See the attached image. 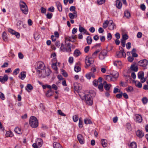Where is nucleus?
I'll list each match as a JSON object with an SVG mask.
<instances>
[{
	"label": "nucleus",
	"mask_w": 148,
	"mask_h": 148,
	"mask_svg": "<svg viewBox=\"0 0 148 148\" xmlns=\"http://www.w3.org/2000/svg\"><path fill=\"white\" fill-rule=\"evenodd\" d=\"M77 137L79 143L81 144H84V139L82 135L81 134H78Z\"/></svg>",
	"instance_id": "obj_10"
},
{
	"label": "nucleus",
	"mask_w": 148,
	"mask_h": 148,
	"mask_svg": "<svg viewBox=\"0 0 148 148\" xmlns=\"http://www.w3.org/2000/svg\"><path fill=\"white\" fill-rule=\"evenodd\" d=\"M52 68L55 71H57L58 69L57 67L56 66V63H53L51 65Z\"/></svg>",
	"instance_id": "obj_47"
},
{
	"label": "nucleus",
	"mask_w": 148,
	"mask_h": 148,
	"mask_svg": "<svg viewBox=\"0 0 148 148\" xmlns=\"http://www.w3.org/2000/svg\"><path fill=\"white\" fill-rule=\"evenodd\" d=\"M91 94L89 93L84 96L85 99L86 103L89 105H91L93 103L92 99Z\"/></svg>",
	"instance_id": "obj_4"
},
{
	"label": "nucleus",
	"mask_w": 148,
	"mask_h": 148,
	"mask_svg": "<svg viewBox=\"0 0 148 148\" xmlns=\"http://www.w3.org/2000/svg\"><path fill=\"white\" fill-rule=\"evenodd\" d=\"M86 30L84 28L81 26H79V30L81 33L83 32L84 33Z\"/></svg>",
	"instance_id": "obj_50"
},
{
	"label": "nucleus",
	"mask_w": 148,
	"mask_h": 148,
	"mask_svg": "<svg viewBox=\"0 0 148 148\" xmlns=\"http://www.w3.org/2000/svg\"><path fill=\"white\" fill-rule=\"evenodd\" d=\"M8 79V75L5 74L3 76H0V82L2 83H4L5 82L7 81Z\"/></svg>",
	"instance_id": "obj_11"
},
{
	"label": "nucleus",
	"mask_w": 148,
	"mask_h": 148,
	"mask_svg": "<svg viewBox=\"0 0 148 148\" xmlns=\"http://www.w3.org/2000/svg\"><path fill=\"white\" fill-rule=\"evenodd\" d=\"M121 45L123 47H124L125 46V40H124L123 39H121Z\"/></svg>",
	"instance_id": "obj_60"
},
{
	"label": "nucleus",
	"mask_w": 148,
	"mask_h": 148,
	"mask_svg": "<svg viewBox=\"0 0 148 148\" xmlns=\"http://www.w3.org/2000/svg\"><path fill=\"white\" fill-rule=\"evenodd\" d=\"M60 49L61 51H62L64 52L69 53L71 51V47H69L67 48L64 46V45L63 43L61 44V47H60Z\"/></svg>",
	"instance_id": "obj_8"
},
{
	"label": "nucleus",
	"mask_w": 148,
	"mask_h": 148,
	"mask_svg": "<svg viewBox=\"0 0 148 148\" xmlns=\"http://www.w3.org/2000/svg\"><path fill=\"white\" fill-rule=\"evenodd\" d=\"M29 124L33 128H36L38 126V123L36 118L34 116L30 117L29 120Z\"/></svg>",
	"instance_id": "obj_1"
},
{
	"label": "nucleus",
	"mask_w": 148,
	"mask_h": 148,
	"mask_svg": "<svg viewBox=\"0 0 148 148\" xmlns=\"http://www.w3.org/2000/svg\"><path fill=\"white\" fill-rule=\"evenodd\" d=\"M124 15L127 18H129L130 16V14L128 11H125L124 12Z\"/></svg>",
	"instance_id": "obj_44"
},
{
	"label": "nucleus",
	"mask_w": 148,
	"mask_h": 148,
	"mask_svg": "<svg viewBox=\"0 0 148 148\" xmlns=\"http://www.w3.org/2000/svg\"><path fill=\"white\" fill-rule=\"evenodd\" d=\"M136 121H138L139 123H140L142 121V119L141 116L137 114L136 116Z\"/></svg>",
	"instance_id": "obj_22"
},
{
	"label": "nucleus",
	"mask_w": 148,
	"mask_h": 148,
	"mask_svg": "<svg viewBox=\"0 0 148 148\" xmlns=\"http://www.w3.org/2000/svg\"><path fill=\"white\" fill-rule=\"evenodd\" d=\"M128 61L130 62H132L134 60V58L133 57L129 56L127 58Z\"/></svg>",
	"instance_id": "obj_54"
},
{
	"label": "nucleus",
	"mask_w": 148,
	"mask_h": 148,
	"mask_svg": "<svg viewBox=\"0 0 148 148\" xmlns=\"http://www.w3.org/2000/svg\"><path fill=\"white\" fill-rule=\"evenodd\" d=\"M120 86L125 87L127 86V82L121 81L120 83Z\"/></svg>",
	"instance_id": "obj_36"
},
{
	"label": "nucleus",
	"mask_w": 148,
	"mask_h": 148,
	"mask_svg": "<svg viewBox=\"0 0 148 148\" xmlns=\"http://www.w3.org/2000/svg\"><path fill=\"white\" fill-rule=\"evenodd\" d=\"M130 146L132 148H137V145L135 142H132L130 144Z\"/></svg>",
	"instance_id": "obj_43"
},
{
	"label": "nucleus",
	"mask_w": 148,
	"mask_h": 148,
	"mask_svg": "<svg viewBox=\"0 0 148 148\" xmlns=\"http://www.w3.org/2000/svg\"><path fill=\"white\" fill-rule=\"evenodd\" d=\"M138 64L140 66L143 67L144 69H147V66L148 64V61L146 59L141 60L138 62Z\"/></svg>",
	"instance_id": "obj_5"
},
{
	"label": "nucleus",
	"mask_w": 148,
	"mask_h": 148,
	"mask_svg": "<svg viewBox=\"0 0 148 148\" xmlns=\"http://www.w3.org/2000/svg\"><path fill=\"white\" fill-rule=\"evenodd\" d=\"M133 82L135 83L136 86L138 88H140L142 87V84L139 82L134 80Z\"/></svg>",
	"instance_id": "obj_20"
},
{
	"label": "nucleus",
	"mask_w": 148,
	"mask_h": 148,
	"mask_svg": "<svg viewBox=\"0 0 148 148\" xmlns=\"http://www.w3.org/2000/svg\"><path fill=\"white\" fill-rule=\"evenodd\" d=\"M40 10L42 13L45 14L46 12V9L44 7H42L40 8Z\"/></svg>",
	"instance_id": "obj_63"
},
{
	"label": "nucleus",
	"mask_w": 148,
	"mask_h": 148,
	"mask_svg": "<svg viewBox=\"0 0 148 148\" xmlns=\"http://www.w3.org/2000/svg\"><path fill=\"white\" fill-rule=\"evenodd\" d=\"M19 5L21 10L22 12L25 14H27L28 13V10L25 3L23 1H21L19 3Z\"/></svg>",
	"instance_id": "obj_3"
},
{
	"label": "nucleus",
	"mask_w": 148,
	"mask_h": 148,
	"mask_svg": "<svg viewBox=\"0 0 148 148\" xmlns=\"http://www.w3.org/2000/svg\"><path fill=\"white\" fill-rule=\"evenodd\" d=\"M50 72H51L50 70L49 69H48L46 71H45V76H49L50 75Z\"/></svg>",
	"instance_id": "obj_52"
},
{
	"label": "nucleus",
	"mask_w": 148,
	"mask_h": 148,
	"mask_svg": "<svg viewBox=\"0 0 148 148\" xmlns=\"http://www.w3.org/2000/svg\"><path fill=\"white\" fill-rule=\"evenodd\" d=\"M62 74L65 77H66L68 76V74L64 70H62Z\"/></svg>",
	"instance_id": "obj_58"
},
{
	"label": "nucleus",
	"mask_w": 148,
	"mask_h": 148,
	"mask_svg": "<svg viewBox=\"0 0 148 148\" xmlns=\"http://www.w3.org/2000/svg\"><path fill=\"white\" fill-rule=\"evenodd\" d=\"M93 62V60L92 58L86 56L85 59V62L86 66L85 67L87 68L90 65L91 63Z\"/></svg>",
	"instance_id": "obj_7"
},
{
	"label": "nucleus",
	"mask_w": 148,
	"mask_h": 148,
	"mask_svg": "<svg viewBox=\"0 0 148 148\" xmlns=\"http://www.w3.org/2000/svg\"><path fill=\"white\" fill-rule=\"evenodd\" d=\"M56 5L58 10L60 12L62 11V5L61 3L59 1L56 2Z\"/></svg>",
	"instance_id": "obj_17"
},
{
	"label": "nucleus",
	"mask_w": 148,
	"mask_h": 148,
	"mask_svg": "<svg viewBox=\"0 0 148 148\" xmlns=\"http://www.w3.org/2000/svg\"><path fill=\"white\" fill-rule=\"evenodd\" d=\"M136 136L139 138H142L144 136V134L141 131L138 130L136 132Z\"/></svg>",
	"instance_id": "obj_13"
},
{
	"label": "nucleus",
	"mask_w": 148,
	"mask_h": 148,
	"mask_svg": "<svg viewBox=\"0 0 148 148\" xmlns=\"http://www.w3.org/2000/svg\"><path fill=\"white\" fill-rule=\"evenodd\" d=\"M79 126L80 128H82L83 127V120L82 118L81 117L79 119Z\"/></svg>",
	"instance_id": "obj_28"
},
{
	"label": "nucleus",
	"mask_w": 148,
	"mask_h": 148,
	"mask_svg": "<svg viewBox=\"0 0 148 148\" xmlns=\"http://www.w3.org/2000/svg\"><path fill=\"white\" fill-rule=\"evenodd\" d=\"M26 76V73L25 72L23 71L21 72L18 77L22 80H23Z\"/></svg>",
	"instance_id": "obj_18"
},
{
	"label": "nucleus",
	"mask_w": 148,
	"mask_h": 148,
	"mask_svg": "<svg viewBox=\"0 0 148 148\" xmlns=\"http://www.w3.org/2000/svg\"><path fill=\"white\" fill-rule=\"evenodd\" d=\"M130 69L132 71L136 72L138 71V68L137 66H135L134 64H133L131 66Z\"/></svg>",
	"instance_id": "obj_21"
},
{
	"label": "nucleus",
	"mask_w": 148,
	"mask_h": 148,
	"mask_svg": "<svg viewBox=\"0 0 148 148\" xmlns=\"http://www.w3.org/2000/svg\"><path fill=\"white\" fill-rule=\"evenodd\" d=\"M58 113L60 115L65 116H66V114H64L62 112V111L60 110H58Z\"/></svg>",
	"instance_id": "obj_53"
},
{
	"label": "nucleus",
	"mask_w": 148,
	"mask_h": 148,
	"mask_svg": "<svg viewBox=\"0 0 148 148\" xmlns=\"http://www.w3.org/2000/svg\"><path fill=\"white\" fill-rule=\"evenodd\" d=\"M2 37L3 39L4 40H5L7 39V34L5 32H4L3 33V35H2Z\"/></svg>",
	"instance_id": "obj_49"
},
{
	"label": "nucleus",
	"mask_w": 148,
	"mask_h": 148,
	"mask_svg": "<svg viewBox=\"0 0 148 148\" xmlns=\"http://www.w3.org/2000/svg\"><path fill=\"white\" fill-rule=\"evenodd\" d=\"M19 68H17L14 71L13 73L14 74L17 75L19 73Z\"/></svg>",
	"instance_id": "obj_57"
},
{
	"label": "nucleus",
	"mask_w": 148,
	"mask_h": 148,
	"mask_svg": "<svg viewBox=\"0 0 148 148\" xmlns=\"http://www.w3.org/2000/svg\"><path fill=\"white\" fill-rule=\"evenodd\" d=\"M123 93L122 92H121V93L117 94L116 95V97L117 98L119 99H121L122 97Z\"/></svg>",
	"instance_id": "obj_61"
},
{
	"label": "nucleus",
	"mask_w": 148,
	"mask_h": 148,
	"mask_svg": "<svg viewBox=\"0 0 148 148\" xmlns=\"http://www.w3.org/2000/svg\"><path fill=\"white\" fill-rule=\"evenodd\" d=\"M87 42L88 45H90L91 44L92 40L90 36H88L86 38Z\"/></svg>",
	"instance_id": "obj_31"
},
{
	"label": "nucleus",
	"mask_w": 148,
	"mask_h": 148,
	"mask_svg": "<svg viewBox=\"0 0 148 148\" xmlns=\"http://www.w3.org/2000/svg\"><path fill=\"white\" fill-rule=\"evenodd\" d=\"M105 2V0H97V3L99 5H101Z\"/></svg>",
	"instance_id": "obj_56"
},
{
	"label": "nucleus",
	"mask_w": 148,
	"mask_h": 148,
	"mask_svg": "<svg viewBox=\"0 0 148 148\" xmlns=\"http://www.w3.org/2000/svg\"><path fill=\"white\" fill-rule=\"evenodd\" d=\"M101 141L102 146L103 147H107L108 144L107 143V141L106 140L102 139L101 140Z\"/></svg>",
	"instance_id": "obj_23"
},
{
	"label": "nucleus",
	"mask_w": 148,
	"mask_h": 148,
	"mask_svg": "<svg viewBox=\"0 0 148 148\" xmlns=\"http://www.w3.org/2000/svg\"><path fill=\"white\" fill-rule=\"evenodd\" d=\"M100 53L102 54V55H103L105 56L106 57L107 56L108 51L106 50L103 49L101 51Z\"/></svg>",
	"instance_id": "obj_39"
},
{
	"label": "nucleus",
	"mask_w": 148,
	"mask_h": 148,
	"mask_svg": "<svg viewBox=\"0 0 148 148\" xmlns=\"http://www.w3.org/2000/svg\"><path fill=\"white\" fill-rule=\"evenodd\" d=\"M110 84H106L104 86V88L106 90H109L110 88Z\"/></svg>",
	"instance_id": "obj_38"
},
{
	"label": "nucleus",
	"mask_w": 148,
	"mask_h": 148,
	"mask_svg": "<svg viewBox=\"0 0 148 148\" xmlns=\"http://www.w3.org/2000/svg\"><path fill=\"white\" fill-rule=\"evenodd\" d=\"M74 86L75 90L76 91H78L82 89V87L81 84L77 83H75L74 84Z\"/></svg>",
	"instance_id": "obj_12"
},
{
	"label": "nucleus",
	"mask_w": 148,
	"mask_h": 148,
	"mask_svg": "<svg viewBox=\"0 0 148 148\" xmlns=\"http://www.w3.org/2000/svg\"><path fill=\"white\" fill-rule=\"evenodd\" d=\"M107 39L108 40H110L112 38V36L111 33H109L107 34Z\"/></svg>",
	"instance_id": "obj_64"
},
{
	"label": "nucleus",
	"mask_w": 148,
	"mask_h": 148,
	"mask_svg": "<svg viewBox=\"0 0 148 148\" xmlns=\"http://www.w3.org/2000/svg\"><path fill=\"white\" fill-rule=\"evenodd\" d=\"M86 78L88 79H90L91 77H92L93 78H95V75L93 73L91 72H90L89 73L86 74Z\"/></svg>",
	"instance_id": "obj_15"
},
{
	"label": "nucleus",
	"mask_w": 148,
	"mask_h": 148,
	"mask_svg": "<svg viewBox=\"0 0 148 148\" xmlns=\"http://www.w3.org/2000/svg\"><path fill=\"white\" fill-rule=\"evenodd\" d=\"M144 73L142 71L139 72L138 74V78L140 79L142 77H143L144 76Z\"/></svg>",
	"instance_id": "obj_27"
},
{
	"label": "nucleus",
	"mask_w": 148,
	"mask_h": 148,
	"mask_svg": "<svg viewBox=\"0 0 148 148\" xmlns=\"http://www.w3.org/2000/svg\"><path fill=\"white\" fill-rule=\"evenodd\" d=\"M33 89V87L30 84H28L27 85L26 88V89L27 91H28L29 90H31Z\"/></svg>",
	"instance_id": "obj_34"
},
{
	"label": "nucleus",
	"mask_w": 148,
	"mask_h": 148,
	"mask_svg": "<svg viewBox=\"0 0 148 148\" xmlns=\"http://www.w3.org/2000/svg\"><path fill=\"white\" fill-rule=\"evenodd\" d=\"M53 146L54 148H62L61 145L59 143L56 142L53 143Z\"/></svg>",
	"instance_id": "obj_19"
},
{
	"label": "nucleus",
	"mask_w": 148,
	"mask_h": 148,
	"mask_svg": "<svg viewBox=\"0 0 148 148\" xmlns=\"http://www.w3.org/2000/svg\"><path fill=\"white\" fill-rule=\"evenodd\" d=\"M122 0H116V7L119 9H121L122 7V3L121 2Z\"/></svg>",
	"instance_id": "obj_14"
},
{
	"label": "nucleus",
	"mask_w": 148,
	"mask_h": 148,
	"mask_svg": "<svg viewBox=\"0 0 148 148\" xmlns=\"http://www.w3.org/2000/svg\"><path fill=\"white\" fill-rule=\"evenodd\" d=\"M39 107L42 112H44L45 110V107L42 103H40L39 105Z\"/></svg>",
	"instance_id": "obj_40"
},
{
	"label": "nucleus",
	"mask_w": 148,
	"mask_h": 148,
	"mask_svg": "<svg viewBox=\"0 0 148 148\" xmlns=\"http://www.w3.org/2000/svg\"><path fill=\"white\" fill-rule=\"evenodd\" d=\"M53 15V14L52 13H48L47 14V18L49 19H51Z\"/></svg>",
	"instance_id": "obj_51"
},
{
	"label": "nucleus",
	"mask_w": 148,
	"mask_h": 148,
	"mask_svg": "<svg viewBox=\"0 0 148 148\" xmlns=\"http://www.w3.org/2000/svg\"><path fill=\"white\" fill-rule=\"evenodd\" d=\"M73 119L74 122H76L78 120V117L77 115H75L73 116Z\"/></svg>",
	"instance_id": "obj_55"
},
{
	"label": "nucleus",
	"mask_w": 148,
	"mask_h": 148,
	"mask_svg": "<svg viewBox=\"0 0 148 148\" xmlns=\"http://www.w3.org/2000/svg\"><path fill=\"white\" fill-rule=\"evenodd\" d=\"M6 137H12L14 136L13 134L11 131H7L5 134Z\"/></svg>",
	"instance_id": "obj_25"
},
{
	"label": "nucleus",
	"mask_w": 148,
	"mask_h": 148,
	"mask_svg": "<svg viewBox=\"0 0 148 148\" xmlns=\"http://www.w3.org/2000/svg\"><path fill=\"white\" fill-rule=\"evenodd\" d=\"M109 21H105L103 24V27L104 29H106L107 27Z\"/></svg>",
	"instance_id": "obj_45"
},
{
	"label": "nucleus",
	"mask_w": 148,
	"mask_h": 148,
	"mask_svg": "<svg viewBox=\"0 0 148 148\" xmlns=\"http://www.w3.org/2000/svg\"><path fill=\"white\" fill-rule=\"evenodd\" d=\"M38 144L39 147H41L43 141L42 139L40 138H38L37 139Z\"/></svg>",
	"instance_id": "obj_29"
},
{
	"label": "nucleus",
	"mask_w": 148,
	"mask_h": 148,
	"mask_svg": "<svg viewBox=\"0 0 148 148\" xmlns=\"http://www.w3.org/2000/svg\"><path fill=\"white\" fill-rule=\"evenodd\" d=\"M45 67L43 63L41 61H39L37 63V66L36 67V72L38 74H40L42 70L44 71Z\"/></svg>",
	"instance_id": "obj_2"
},
{
	"label": "nucleus",
	"mask_w": 148,
	"mask_h": 148,
	"mask_svg": "<svg viewBox=\"0 0 148 148\" xmlns=\"http://www.w3.org/2000/svg\"><path fill=\"white\" fill-rule=\"evenodd\" d=\"M128 38V36L127 34H125L123 35L122 38V39L125 40H127Z\"/></svg>",
	"instance_id": "obj_62"
},
{
	"label": "nucleus",
	"mask_w": 148,
	"mask_h": 148,
	"mask_svg": "<svg viewBox=\"0 0 148 148\" xmlns=\"http://www.w3.org/2000/svg\"><path fill=\"white\" fill-rule=\"evenodd\" d=\"M81 54V53L79 50L76 49L75 50L74 53V55L75 56L77 57Z\"/></svg>",
	"instance_id": "obj_24"
},
{
	"label": "nucleus",
	"mask_w": 148,
	"mask_h": 148,
	"mask_svg": "<svg viewBox=\"0 0 148 148\" xmlns=\"http://www.w3.org/2000/svg\"><path fill=\"white\" fill-rule=\"evenodd\" d=\"M100 51L99 49H97L92 54V56L93 58L95 57L97 55L98 53Z\"/></svg>",
	"instance_id": "obj_42"
},
{
	"label": "nucleus",
	"mask_w": 148,
	"mask_h": 148,
	"mask_svg": "<svg viewBox=\"0 0 148 148\" xmlns=\"http://www.w3.org/2000/svg\"><path fill=\"white\" fill-rule=\"evenodd\" d=\"M142 101L143 103L144 104H146L148 102V100L146 97H143L142 99Z\"/></svg>",
	"instance_id": "obj_37"
},
{
	"label": "nucleus",
	"mask_w": 148,
	"mask_h": 148,
	"mask_svg": "<svg viewBox=\"0 0 148 148\" xmlns=\"http://www.w3.org/2000/svg\"><path fill=\"white\" fill-rule=\"evenodd\" d=\"M52 90H49L46 92V95L47 97H49L52 95Z\"/></svg>",
	"instance_id": "obj_33"
},
{
	"label": "nucleus",
	"mask_w": 148,
	"mask_h": 148,
	"mask_svg": "<svg viewBox=\"0 0 148 148\" xmlns=\"http://www.w3.org/2000/svg\"><path fill=\"white\" fill-rule=\"evenodd\" d=\"M69 16L70 18L71 19H74L75 18V15H74L73 14L71 13H69Z\"/></svg>",
	"instance_id": "obj_59"
},
{
	"label": "nucleus",
	"mask_w": 148,
	"mask_h": 148,
	"mask_svg": "<svg viewBox=\"0 0 148 148\" xmlns=\"http://www.w3.org/2000/svg\"><path fill=\"white\" fill-rule=\"evenodd\" d=\"M119 76V74L117 72H116L115 74L112 75V77L113 78V79L114 81L116 79L118 78Z\"/></svg>",
	"instance_id": "obj_46"
},
{
	"label": "nucleus",
	"mask_w": 148,
	"mask_h": 148,
	"mask_svg": "<svg viewBox=\"0 0 148 148\" xmlns=\"http://www.w3.org/2000/svg\"><path fill=\"white\" fill-rule=\"evenodd\" d=\"M106 80L109 81H114V80L113 79V78L110 75H107L106 77Z\"/></svg>",
	"instance_id": "obj_32"
},
{
	"label": "nucleus",
	"mask_w": 148,
	"mask_h": 148,
	"mask_svg": "<svg viewBox=\"0 0 148 148\" xmlns=\"http://www.w3.org/2000/svg\"><path fill=\"white\" fill-rule=\"evenodd\" d=\"M14 131L16 133L19 134H21L22 133L21 129L18 127L15 128Z\"/></svg>",
	"instance_id": "obj_30"
},
{
	"label": "nucleus",
	"mask_w": 148,
	"mask_h": 148,
	"mask_svg": "<svg viewBox=\"0 0 148 148\" xmlns=\"http://www.w3.org/2000/svg\"><path fill=\"white\" fill-rule=\"evenodd\" d=\"M108 29L109 30H113L116 28L115 24L113 23L112 20H110L108 22Z\"/></svg>",
	"instance_id": "obj_9"
},
{
	"label": "nucleus",
	"mask_w": 148,
	"mask_h": 148,
	"mask_svg": "<svg viewBox=\"0 0 148 148\" xmlns=\"http://www.w3.org/2000/svg\"><path fill=\"white\" fill-rule=\"evenodd\" d=\"M98 88L99 90L101 91H103V85L101 83L98 85Z\"/></svg>",
	"instance_id": "obj_48"
},
{
	"label": "nucleus",
	"mask_w": 148,
	"mask_h": 148,
	"mask_svg": "<svg viewBox=\"0 0 148 148\" xmlns=\"http://www.w3.org/2000/svg\"><path fill=\"white\" fill-rule=\"evenodd\" d=\"M84 123L86 124H90L92 123V122L90 119L86 118L84 119Z\"/></svg>",
	"instance_id": "obj_35"
},
{
	"label": "nucleus",
	"mask_w": 148,
	"mask_h": 148,
	"mask_svg": "<svg viewBox=\"0 0 148 148\" xmlns=\"http://www.w3.org/2000/svg\"><path fill=\"white\" fill-rule=\"evenodd\" d=\"M121 49L120 50V51H118L116 52V56L118 58H121L122 57H125L126 56V54L125 52L124 49L122 47H121Z\"/></svg>",
	"instance_id": "obj_6"
},
{
	"label": "nucleus",
	"mask_w": 148,
	"mask_h": 148,
	"mask_svg": "<svg viewBox=\"0 0 148 148\" xmlns=\"http://www.w3.org/2000/svg\"><path fill=\"white\" fill-rule=\"evenodd\" d=\"M127 92H131L133 90V88L131 86H129L126 89Z\"/></svg>",
	"instance_id": "obj_41"
},
{
	"label": "nucleus",
	"mask_w": 148,
	"mask_h": 148,
	"mask_svg": "<svg viewBox=\"0 0 148 148\" xmlns=\"http://www.w3.org/2000/svg\"><path fill=\"white\" fill-rule=\"evenodd\" d=\"M22 21H18L17 22L16 25L17 28L19 29H21L22 28Z\"/></svg>",
	"instance_id": "obj_26"
},
{
	"label": "nucleus",
	"mask_w": 148,
	"mask_h": 148,
	"mask_svg": "<svg viewBox=\"0 0 148 148\" xmlns=\"http://www.w3.org/2000/svg\"><path fill=\"white\" fill-rule=\"evenodd\" d=\"M80 63L79 62H78L76 64L74 67V70L76 72H78L80 71L81 70V68L79 67V65H80Z\"/></svg>",
	"instance_id": "obj_16"
}]
</instances>
